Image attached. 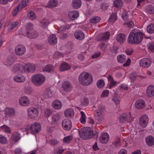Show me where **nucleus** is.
<instances>
[{"label":"nucleus","mask_w":154,"mask_h":154,"mask_svg":"<svg viewBox=\"0 0 154 154\" xmlns=\"http://www.w3.org/2000/svg\"><path fill=\"white\" fill-rule=\"evenodd\" d=\"M117 59L119 63H123L126 61V58L124 55H119L117 56Z\"/></svg>","instance_id":"nucleus-43"},{"label":"nucleus","mask_w":154,"mask_h":154,"mask_svg":"<svg viewBox=\"0 0 154 154\" xmlns=\"http://www.w3.org/2000/svg\"><path fill=\"white\" fill-rule=\"evenodd\" d=\"M78 131L80 137L83 140L90 139L93 136V131L89 127L83 128Z\"/></svg>","instance_id":"nucleus-3"},{"label":"nucleus","mask_w":154,"mask_h":154,"mask_svg":"<svg viewBox=\"0 0 154 154\" xmlns=\"http://www.w3.org/2000/svg\"><path fill=\"white\" fill-rule=\"evenodd\" d=\"M7 142V140L4 136L0 134V143L2 144H5Z\"/></svg>","instance_id":"nucleus-56"},{"label":"nucleus","mask_w":154,"mask_h":154,"mask_svg":"<svg viewBox=\"0 0 154 154\" xmlns=\"http://www.w3.org/2000/svg\"><path fill=\"white\" fill-rule=\"evenodd\" d=\"M60 118V115L59 113H56L54 114L52 117V123L57 124Z\"/></svg>","instance_id":"nucleus-41"},{"label":"nucleus","mask_w":154,"mask_h":154,"mask_svg":"<svg viewBox=\"0 0 154 154\" xmlns=\"http://www.w3.org/2000/svg\"><path fill=\"white\" fill-rule=\"evenodd\" d=\"M54 67L52 65L49 64L46 65L43 70L48 72H52L54 71Z\"/></svg>","instance_id":"nucleus-39"},{"label":"nucleus","mask_w":154,"mask_h":154,"mask_svg":"<svg viewBox=\"0 0 154 154\" xmlns=\"http://www.w3.org/2000/svg\"><path fill=\"white\" fill-rule=\"evenodd\" d=\"M101 18L100 17L96 16L91 17L90 19V22L91 23L93 24H96L100 22L101 20Z\"/></svg>","instance_id":"nucleus-37"},{"label":"nucleus","mask_w":154,"mask_h":154,"mask_svg":"<svg viewBox=\"0 0 154 154\" xmlns=\"http://www.w3.org/2000/svg\"><path fill=\"white\" fill-rule=\"evenodd\" d=\"M79 12L76 11H73L69 12L68 13L69 18L71 20H74L79 17Z\"/></svg>","instance_id":"nucleus-19"},{"label":"nucleus","mask_w":154,"mask_h":154,"mask_svg":"<svg viewBox=\"0 0 154 154\" xmlns=\"http://www.w3.org/2000/svg\"><path fill=\"white\" fill-rule=\"evenodd\" d=\"M104 82L103 80H98L97 83V86L99 88H101L103 87L104 86Z\"/></svg>","instance_id":"nucleus-54"},{"label":"nucleus","mask_w":154,"mask_h":154,"mask_svg":"<svg viewBox=\"0 0 154 154\" xmlns=\"http://www.w3.org/2000/svg\"><path fill=\"white\" fill-rule=\"evenodd\" d=\"M11 137L15 143L18 142L21 138L20 134L17 131H14L12 134Z\"/></svg>","instance_id":"nucleus-23"},{"label":"nucleus","mask_w":154,"mask_h":154,"mask_svg":"<svg viewBox=\"0 0 154 154\" xmlns=\"http://www.w3.org/2000/svg\"><path fill=\"white\" fill-rule=\"evenodd\" d=\"M122 18L124 20H127L128 19V12L124 11L122 13Z\"/></svg>","instance_id":"nucleus-57"},{"label":"nucleus","mask_w":154,"mask_h":154,"mask_svg":"<svg viewBox=\"0 0 154 154\" xmlns=\"http://www.w3.org/2000/svg\"><path fill=\"white\" fill-rule=\"evenodd\" d=\"M45 80V78L40 74H37L34 75L32 78L33 83L36 86H39L43 84Z\"/></svg>","instance_id":"nucleus-4"},{"label":"nucleus","mask_w":154,"mask_h":154,"mask_svg":"<svg viewBox=\"0 0 154 154\" xmlns=\"http://www.w3.org/2000/svg\"><path fill=\"white\" fill-rule=\"evenodd\" d=\"M80 83L85 86H87L91 84L93 81L92 75L88 73H82L79 77Z\"/></svg>","instance_id":"nucleus-2"},{"label":"nucleus","mask_w":154,"mask_h":154,"mask_svg":"<svg viewBox=\"0 0 154 154\" xmlns=\"http://www.w3.org/2000/svg\"><path fill=\"white\" fill-rule=\"evenodd\" d=\"M109 93L108 90H105L102 93L101 97H107L109 95Z\"/></svg>","instance_id":"nucleus-63"},{"label":"nucleus","mask_w":154,"mask_h":154,"mask_svg":"<svg viewBox=\"0 0 154 154\" xmlns=\"http://www.w3.org/2000/svg\"><path fill=\"white\" fill-rule=\"evenodd\" d=\"M26 51L25 47L22 45H18L15 48V53L17 56L22 55L25 53Z\"/></svg>","instance_id":"nucleus-7"},{"label":"nucleus","mask_w":154,"mask_h":154,"mask_svg":"<svg viewBox=\"0 0 154 154\" xmlns=\"http://www.w3.org/2000/svg\"><path fill=\"white\" fill-rule=\"evenodd\" d=\"M151 60L148 58H144L140 60L139 66L143 68H148L151 65Z\"/></svg>","instance_id":"nucleus-5"},{"label":"nucleus","mask_w":154,"mask_h":154,"mask_svg":"<svg viewBox=\"0 0 154 154\" xmlns=\"http://www.w3.org/2000/svg\"><path fill=\"white\" fill-rule=\"evenodd\" d=\"M109 139L108 134L106 133H103L100 138V141L102 143H106L108 141Z\"/></svg>","instance_id":"nucleus-21"},{"label":"nucleus","mask_w":154,"mask_h":154,"mask_svg":"<svg viewBox=\"0 0 154 154\" xmlns=\"http://www.w3.org/2000/svg\"><path fill=\"white\" fill-rule=\"evenodd\" d=\"M52 105L55 109L58 110L61 108L62 105L60 101L56 100L52 102Z\"/></svg>","instance_id":"nucleus-22"},{"label":"nucleus","mask_w":154,"mask_h":154,"mask_svg":"<svg viewBox=\"0 0 154 154\" xmlns=\"http://www.w3.org/2000/svg\"><path fill=\"white\" fill-rule=\"evenodd\" d=\"M18 25V23L17 22H12L11 25L10 27L8 29L9 31H11L13 29L16 27Z\"/></svg>","instance_id":"nucleus-62"},{"label":"nucleus","mask_w":154,"mask_h":154,"mask_svg":"<svg viewBox=\"0 0 154 154\" xmlns=\"http://www.w3.org/2000/svg\"><path fill=\"white\" fill-rule=\"evenodd\" d=\"M147 47L149 50L154 52V42H150L147 45Z\"/></svg>","instance_id":"nucleus-55"},{"label":"nucleus","mask_w":154,"mask_h":154,"mask_svg":"<svg viewBox=\"0 0 154 154\" xmlns=\"http://www.w3.org/2000/svg\"><path fill=\"white\" fill-rule=\"evenodd\" d=\"M75 37L77 39L81 40L84 39L85 35L84 33L81 30H77L74 33Z\"/></svg>","instance_id":"nucleus-20"},{"label":"nucleus","mask_w":154,"mask_h":154,"mask_svg":"<svg viewBox=\"0 0 154 154\" xmlns=\"http://www.w3.org/2000/svg\"><path fill=\"white\" fill-rule=\"evenodd\" d=\"M131 115L130 112L128 114L124 113L122 114L119 117V121L121 123H124L126 121L128 122H131L132 119L131 118Z\"/></svg>","instance_id":"nucleus-9"},{"label":"nucleus","mask_w":154,"mask_h":154,"mask_svg":"<svg viewBox=\"0 0 154 154\" xmlns=\"http://www.w3.org/2000/svg\"><path fill=\"white\" fill-rule=\"evenodd\" d=\"M81 104L84 106L88 105V99L87 98H84L81 102Z\"/></svg>","instance_id":"nucleus-64"},{"label":"nucleus","mask_w":154,"mask_h":154,"mask_svg":"<svg viewBox=\"0 0 154 154\" xmlns=\"http://www.w3.org/2000/svg\"><path fill=\"white\" fill-rule=\"evenodd\" d=\"M33 27L34 26L32 23H28L25 26V32H29L34 30Z\"/></svg>","instance_id":"nucleus-40"},{"label":"nucleus","mask_w":154,"mask_h":154,"mask_svg":"<svg viewBox=\"0 0 154 154\" xmlns=\"http://www.w3.org/2000/svg\"><path fill=\"white\" fill-rule=\"evenodd\" d=\"M116 40L119 43L124 42L125 40V35L122 33L118 34L116 37Z\"/></svg>","instance_id":"nucleus-32"},{"label":"nucleus","mask_w":154,"mask_h":154,"mask_svg":"<svg viewBox=\"0 0 154 154\" xmlns=\"http://www.w3.org/2000/svg\"><path fill=\"white\" fill-rule=\"evenodd\" d=\"M113 4L114 7L116 8H119L122 7L123 2L122 0H115Z\"/></svg>","instance_id":"nucleus-36"},{"label":"nucleus","mask_w":154,"mask_h":154,"mask_svg":"<svg viewBox=\"0 0 154 154\" xmlns=\"http://www.w3.org/2000/svg\"><path fill=\"white\" fill-rule=\"evenodd\" d=\"M19 104L22 106H26L30 104V100L29 97L26 96L21 97L19 99Z\"/></svg>","instance_id":"nucleus-13"},{"label":"nucleus","mask_w":154,"mask_h":154,"mask_svg":"<svg viewBox=\"0 0 154 154\" xmlns=\"http://www.w3.org/2000/svg\"><path fill=\"white\" fill-rule=\"evenodd\" d=\"M143 35L141 31L138 29H134L130 33L127 42L130 44H138L141 42L143 38Z\"/></svg>","instance_id":"nucleus-1"},{"label":"nucleus","mask_w":154,"mask_h":154,"mask_svg":"<svg viewBox=\"0 0 154 154\" xmlns=\"http://www.w3.org/2000/svg\"><path fill=\"white\" fill-rule=\"evenodd\" d=\"M110 35L109 32H108L101 33L98 35L97 39L99 41L106 40L109 39Z\"/></svg>","instance_id":"nucleus-15"},{"label":"nucleus","mask_w":154,"mask_h":154,"mask_svg":"<svg viewBox=\"0 0 154 154\" xmlns=\"http://www.w3.org/2000/svg\"><path fill=\"white\" fill-rule=\"evenodd\" d=\"M30 130L33 134L38 133L41 130V125L38 123H34L31 125Z\"/></svg>","instance_id":"nucleus-11"},{"label":"nucleus","mask_w":154,"mask_h":154,"mask_svg":"<svg viewBox=\"0 0 154 154\" xmlns=\"http://www.w3.org/2000/svg\"><path fill=\"white\" fill-rule=\"evenodd\" d=\"M27 15L29 18L32 20H35L36 18V15L35 13L32 11H28Z\"/></svg>","instance_id":"nucleus-42"},{"label":"nucleus","mask_w":154,"mask_h":154,"mask_svg":"<svg viewBox=\"0 0 154 154\" xmlns=\"http://www.w3.org/2000/svg\"><path fill=\"white\" fill-rule=\"evenodd\" d=\"M70 68V66L68 64L64 62L61 64L59 70L60 71L62 72L68 70Z\"/></svg>","instance_id":"nucleus-29"},{"label":"nucleus","mask_w":154,"mask_h":154,"mask_svg":"<svg viewBox=\"0 0 154 154\" xmlns=\"http://www.w3.org/2000/svg\"><path fill=\"white\" fill-rule=\"evenodd\" d=\"M28 1L29 0H23L13 11V16H15L18 11H20L22 8L26 6Z\"/></svg>","instance_id":"nucleus-6"},{"label":"nucleus","mask_w":154,"mask_h":154,"mask_svg":"<svg viewBox=\"0 0 154 154\" xmlns=\"http://www.w3.org/2000/svg\"><path fill=\"white\" fill-rule=\"evenodd\" d=\"M62 86L64 91L66 92H69L72 88L70 83L67 81L64 82L62 84Z\"/></svg>","instance_id":"nucleus-16"},{"label":"nucleus","mask_w":154,"mask_h":154,"mask_svg":"<svg viewBox=\"0 0 154 154\" xmlns=\"http://www.w3.org/2000/svg\"><path fill=\"white\" fill-rule=\"evenodd\" d=\"M12 70L15 73L24 72V65L20 63H17L14 65Z\"/></svg>","instance_id":"nucleus-8"},{"label":"nucleus","mask_w":154,"mask_h":154,"mask_svg":"<svg viewBox=\"0 0 154 154\" xmlns=\"http://www.w3.org/2000/svg\"><path fill=\"white\" fill-rule=\"evenodd\" d=\"M24 72H29L34 70L35 69V67L32 65L26 64L24 65Z\"/></svg>","instance_id":"nucleus-35"},{"label":"nucleus","mask_w":154,"mask_h":154,"mask_svg":"<svg viewBox=\"0 0 154 154\" xmlns=\"http://www.w3.org/2000/svg\"><path fill=\"white\" fill-rule=\"evenodd\" d=\"M117 15L115 13H112L110 15L109 19V20L112 22H113L117 20Z\"/></svg>","instance_id":"nucleus-50"},{"label":"nucleus","mask_w":154,"mask_h":154,"mask_svg":"<svg viewBox=\"0 0 154 154\" xmlns=\"http://www.w3.org/2000/svg\"><path fill=\"white\" fill-rule=\"evenodd\" d=\"M80 113L81 116L80 119V121L82 123L85 124L86 122L85 115L84 113L82 111H81Z\"/></svg>","instance_id":"nucleus-51"},{"label":"nucleus","mask_w":154,"mask_h":154,"mask_svg":"<svg viewBox=\"0 0 154 154\" xmlns=\"http://www.w3.org/2000/svg\"><path fill=\"white\" fill-rule=\"evenodd\" d=\"M82 4L81 0H73L72 2V7L75 9L80 8Z\"/></svg>","instance_id":"nucleus-30"},{"label":"nucleus","mask_w":154,"mask_h":154,"mask_svg":"<svg viewBox=\"0 0 154 154\" xmlns=\"http://www.w3.org/2000/svg\"><path fill=\"white\" fill-rule=\"evenodd\" d=\"M72 139V137L69 135L65 137L63 139V142L66 143H69Z\"/></svg>","instance_id":"nucleus-58"},{"label":"nucleus","mask_w":154,"mask_h":154,"mask_svg":"<svg viewBox=\"0 0 154 154\" xmlns=\"http://www.w3.org/2000/svg\"><path fill=\"white\" fill-rule=\"evenodd\" d=\"M135 106L137 109H143L145 106V102L143 100H138L135 102Z\"/></svg>","instance_id":"nucleus-24"},{"label":"nucleus","mask_w":154,"mask_h":154,"mask_svg":"<svg viewBox=\"0 0 154 154\" xmlns=\"http://www.w3.org/2000/svg\"><path fill=\"white\" fill-rule=\"evenodd\" d=\"M146 10L149 14L154 13V7L150 5L147 6L146 8Z\"/></svg>","instance_id":"nucleus-48"},{"label":"nucleus","mask_w":154,"mask_h":154,"mask_svg":"<svg viewBox=\"0 0 154 154\" xmlns=\"http://www.w3.org/2000/svg\"><path fill=\"white\" fill-rule=\"evenodd\" d=\"M28 115L31 118H34L36 117L38 115V111L37 109L31 107L28 109Z\"/></svg>","instance_id":"nucleus-10"},{"label":"nucleus","mask_w":154,"mask_h":154,"mask_svg":"<svg viewBox=\"0 0 154 154\" xmlns=\"http://www.w3.org/2000/svg\"><path fill=\"white\" fill-rule=\"evenodd\" d=\"M25 35L28 38L34 39L38 37V33L35 30H34L29 32H26Z\"/></svg>","instance_id":"nucleus-18"},{"label":"nucleus","mask_w":154,"mask_h":154,"mask_svg":"<svg viewBox=\"0 0 154 154\" xmlns=\"http://www.w3.org/2000/svg\"><path fill=\"white\" fill-rule=\"evenodd\" d=\"M146 143L149 146H152L154 144V138L151 135L147 137L145 139Z\"/></svg>","instance_id":"nucleus-27"},{"label":"nucleus","mask_w":154,"mask_h":154,"mask_svg":"<svg viewBox=\"0 0 154 154\" xmlns=\"http://www.w3.org/2000/svg\"><path fill=\"white\" fill-rule=\"evenodd\" d=\"M48 42L51 45L56 44L57 42V39L56 35L54 34L50 35L48 38Z\"/></svg>","instance_id":"nucleus-26"},{"label":"nucleus","mask_w":154,"mask_h":154,"mask_svg":"<svg viewBox=\"0 0 154 154\" xmlns=\"http://www.w3.org/2000/svg\"><path fill=\"white\" fill-rule=\"evenodd\" d=\"M98 109L95 111L96 112L98 111L99 113H103L105 111V106L102 104H100L98 106Z\"/></svg>","instance_id":"nucleus-49"},{"label":"nucleus","mask_w":154,"mask_h":154,"mask_svg":"<svg viewBox=\"0 0 154 154\" xmlns=\"http://www.w3.org/2000/svg\"><path fill=\"white\" fill-rule=\"evenodd\" d=\"M74 111L71 109H68L64 112L65 115L67 117H72L74 116Z\"/></svg>","instance_id":"nucleus-34"},{"label":"nucleus","mask_w":154,"mask_h":154,"mask_svg":"<svg viewBox=\"0 0 154 154\" xmlns=\"http://www.w3.org/2000/svg\"><path fill=\"white\" fill-rule=\"evenodd\" d=\"M140 124L142 127L145 128L147 126L149 118L147 115H143L142 116L140 119Z\"/></svg>","instance_id":"nucleus-12"},{"label":"nucleus","mask_w":154,"mask_h":154,"mask_svg":"<svg viewBox=\"0 0 154 154\" xmlns=\"http://www.w3.org/2000/svg\"><path fill=\"white\" fill-rule=\"evenodd\" d=\"M123 25H126V27H128L130 28H131L134 26V23L132 21H131L130 22L125 23H124Z\"/></svg>","instance_id":"nucleus-59"},{"label":"nucleus","mask_w":154,"mask_h":154,"mask_svg":"<svg viewBox=\"0 0 154 154\" xmlns=\"http://www.w3.org/2000/svg\"><path fill=\"white\" fill-rule=\"evenodd\" d=\"M96 112V114L95 115L96 119L98 121H100L102 120L104 117L103 113H99L98 111Z\"/></svg>","instance_id":"nucleus-45"},{"label":"nucleus","mask_w":154,"mask_h":154,"mask_svg":"<svg viewBox=\"0 0 154 154\" xmlns=\"http://www.w3.org/2000/svg\"><path fill=\"white\" fill-rule=\"evenodd\" d=\"M62 124L64 129L67 131L69 130L72 126L71 121L68 119L63 120L62 122Z\"/></svg>","instance_id":"nucleus-14"},{"label":"nucleus","mask_w":154,"mask_h":154,"mask_svg":"<svg viewBox=\"0 0 154 154\" xmlns=\"http://www.w3.org/2000/svg\"><path fill=\"white\" fill-rule=\"evenodd\" d=\"M146 93L149 97L154 96V86L152 85H149L146 89Z\"/></svg>","instance_id":"nucleus-25"},{"label":"nucleus","mask_w":154,"mask_h":154,"mask_svg":"<svg viewBox=\"0 0 154 154\" xmlns=\"http://www.w3.org/2000/svg\"><path fill=\"white\" fill-rule=\"evenodd\" d=\"M0 131H2L8 134H11V133L10 128L5 125L0 127Z\"/></svg>","instance_id":"nucleus-33"},{"label":"nucleus","mask_w":154,"mask_h":154,"mask_svg":"<svg viewBox=\"0 0 154 154\" xmlns=\"http://www.w3.org/2000/svg\"><path fill=\"white\" fill-rule=\"evenodd\" d=\"M147 32L149 34H152L154 33V24L150 23L148 25L146 28Z\"/></svg>","instance_id":"nucleus-44"},{"label":"nucleus","mask_w":154,"mask_h":154,"mask_svg":"<svg viewBox=\"0 0 154 154\" xmlns=\"http://www.w3.org/2000/svg\"><path fill=\"white\" fill-rule=\"evenodd\" d=\"M50 22L49 21L46 20L45 19H44L42 20V22L40 23V24L41 25L43 26V27L44 28H45L46 27V26Z\"/></svg>","instance_id":"nucleus-53"},{"label":"nucleus","mask_w":154,"mask_h":154,"mask_svg":"<svg viewBox=\"0 0 154 154\" xmlns=\"http://www.w3.org/2000/svg\"><path fill=\"white\" fill-rule=\"evenodd\" d=\"M59 142L56 139H52L50 140L49 144L52 146H54L58 144Z\"/></svg>","instance_id":"nucleus-60"},{"label":"nucleus","mask_w":154,"mask_h":154,"mask_svg":"<svg viewBox=\"0 0 154 154\" xmlns=\"http://www.w3.org/2000/svg\"><path fill=\"white\" fill-rule=\"evenodd\" d=\"M52 111L49 109H45L44 116L45 117H49L52 113Z\"/></svg>","instance_id":"nucleus-52"},{"label":"nucleus","mask_w":154,"mask_h":154,"mask_svg":"<svg viewBox=\"0 0 154 154\" xmlns=\"http://www.w3.org/2000/svg\"><path fill=\"white\" fill-rule=\"evenodd\" d=\"M120 142V139L119 137H117L116 140L113 142L112 144L115 147H117L119 146V144Z\"/></svg>","instance_id":"nucleus-61"},{"label":"nucleus","mask_w":154,"mask_h":154,"mask_svg":"<svg viewBox=\"0 0 154 154\" xmlns=\"http://www.w3.org/2000/svg\"><path fill=\"white\" fill-rule=\"evenodd\" d=\"M14 80L17 82L23 83L25 80V77L21 75H17L14 77Z\"/></svg>","instance_id":"nucleus-28"},{"label":"nucleus","mask_w":154,"mask_h":154,"mask_svg":"<svg viewBox=\"0 0 154 154\" xmlns=\"http://www.w3.org/2000/svg\"><path fill=\"white\" fill-rule=\"evenodd\" d=\"M4 112L5 115L10 117L15 116V111L14 108L6 107L4 109Z\"/></svg>","instance_id":"nucleus-17"},{"label":"nucleus","mask_w":154,"mask_h":154,"mask_svg":"<svg viewBox=\"0 0 154 154\" xmlns=\"http://www.w3.org/2000/svg\"><path fill=\"white\" fill-rule=\"evenodd\" d=\"M58 2L57 0H53L50 1L48 4L47 6L49 8H53L57 6Z\"/></svg>","instance_id":"nucleus-38"},{"label":"nucleus","mask_w":154,"mask_h":154,"mask_svg":"<svg viewBox=\"0 0 154 154\" xmlns=\"http://www.w3.org/2000/svg\"><path fill=\"white\" fill-rule=\"evenodd\" d=\"M145 77L140 75L136 76V74L134 73H132L131 74L130 78L132 81H134L137 79L144 78Z\"/></svg>","instance_id":"nucleus-46"},{"label":"nucleus","mask_w":154,"mask_h":154,"mask_svg":"<svg viewBox=\"0 0 154 154\" xmlns=\"http://www.w3.org/2000/svg\"><path fill=\"white\" fill-rule=\"evenodd\" d=\"M53 93L50 88H47L45 93L43 94V96L45 98H51L52 97Z\"/></svg>","instance_id":"nucleus-31"},{"label":"nucleus","mask_w":154,"mask_h":154,"mask_svg":"<svg viewBox=\"0 0 154 154\" xmlns=\"http://www.w3.org/2000/svg\"><path fill=\"white\" fill-rule=\"evenodd\" d=\"M66 29H61L60 30L61 31L60 33H59V36L60 39H64L68 37L67 34L66 33H64L63 32H62V31H65Z\"/></svg>","instance_id":"nucleus-47"}]
</instances>
